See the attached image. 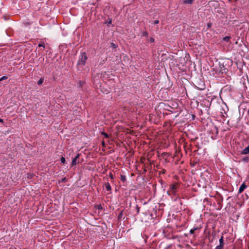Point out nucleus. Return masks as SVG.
<instances>
[{
    "mask_svg": "<svg viewBox=\"0 0 249 249\" xmlns=\"http://www.w3.org/2000/svg\"><path fill=\"white\" fill-rule=\"evenodd\" d=\"M123 216V211H122L119 214L118 216V219L119 220H121L122 219V218Z\"/></svg>",
    "mask_w": 249,
    "mask_h": 249,
    "instance_id": "nucleus-16",
    "label": "nucleus"
},
{
    "mask_svg": "<svg viewBox=\"0 0 249 249\" xmlns=\"http://www.w3.org/2000/svg\"><path fill=\"white\" fill-rule=\"evenodd\" d=\"M230 1H231V0H229Z\"/></svg>",
    "mask_w": 249,
    "mask_h": 249,
    "instance_id": "nucleus-45",
    "label": "nucleus"
},
{
    "mask_svg": "<svg viewBox=\"0 0 249 249\" xmlns=\"http://www.w3.org/2000/svg\"><path fill=\"white\" fill-rule=\"evenodd\" d=\"M94 208L96 209H98V210H102L103 209V207H102L101 204L95 205H94Z\"/></svg>",
    "mask_w": 249,
    "mask_h": 249,
    "instance_id": "nucleus-18",
    "label": "nucleus"
},
{
    "mask_svg": "<svg viewBox=\"0 0 249 249\" xmlns=\"http://www.w3.org/2000/svg\"><path fill=\"white\" fill-rule=\"evenodd\" d=\"M208 201V198H205L204 200V201Z\"/></svg>",
    "mask_w": 249,
    "mask_h": 249,
    "instance_id": "nucleus-39",
    "label": "nucleus"
},
{
    "mask_svg": "<svg viewBox=\"0 0 249 249\" xmlns=\"http://www.w3.org/2000/svg\"><path fill=\"white\" fill-rule=\"evenodd\" d=\"M148 35V33L146 31H144L142 33V36H147Z\"/></svg>",
    "mask_w": 249,
    "mask_h": 249,
    "instance_id": "nucleus-24",
    "label": "nucleus"
},
{
    "mask_svg": "<svg viewBox=\"0 0 249 249\" xmlns=\"http://www.w3.org/2000/svg\"><path fill=\"white\" fill-rule=\"evenodd\" d=\"M34 176H35V175L34 174L29 173L27 175V178L29 179H32L34 177Z\"/></svg>",
    "mask_w": 249,
    "mask_h": 249,
    "instance_id": "nucleus-14",
    "label": "nucleus"
},
{
    "mask_svg": "<svg viewBox=\"0 0 249 249\" xmlns=\"http://www.w3.org/2000/svg\"><path fill=\"white\" fill-rule=\"evenodd\" d=\"M120 179L123 182H125L126 180V177L124 175H120Z\"/></svg>",
    "mask_w": 249,
    "mask_h": 249,
    "instance_id": "nucleus-15",
    "label": "nucleus"
},
{
    "mask_svg": "<svg viewBox=\"0 0 249 249\" xmlns=\"http://www.w3.org/2000/svg\"><path fill=\"white\" fill-rule=\"evenodd\" d=\"M159 23V20H155L154 21V24H158Z\"/></svg>",
    "mask_w": 249,
    "mask_h": 249,
    "instance_id": "nucleus-34",
    "label": "nucleus"
},
{
    "mask_svg": "<svg viewBox=\"0 0 249 249\" xmlns=\"http://www.w3.org/2000/svg\"><path fill=\"white\" fill-rule=\"evenodd\" d=\"M219 72L222 74H226L228 72V69L224 66V62H221L219 63Z\"/></svg>",
    "mask_w": 249,
    "mask_h": 249,
    "instance_id": "nucleus-5",
    "label": "nucleus"
},
{
    "mask_svg": "<svg viewBox=\"0 0 249 249\" xmlns=\"http://www.w3.org/2000/svg\"><path fill=\"white\" fill-rule=\"evenodd\" d=\"M179 187V184L178 183H174L171 184L167 191L168 195L169 196H176Z\"/></svg>",
    "mask_w": 249,
    "mask_h": 249,
    "instance_id": "nucleus-2",
    "label": "nucleus"
},
{
    "mask_svg": "<svg viewBox=\"0 0 249 249\" xmlns=\"http://www.w3.org/2000/svg\"><path fill=\"white\" fill-rule=\"evenodd\" d=\"M60 160L61 161V162L63 164H65V162H66V160H65V159L64 157H62L61 158H60Z\"/></svg>",
    "mask_w": 249,
    "mask_h": 249,
    "instance_id": "nucleus-25",
    "label": "nucleus"
},
{
    "mask_svg": "<svg viewBox=\"0 0 249 249\" xmlns=\"http://www.w3.org/2000/svg\"><path fill=\"white\" fill-rule=\"evenodd\" d=\"M162 154L164 155V156H166V155H168V153H163Z\"/></svg>",
    "mask_w": 249,
    "mask_h": 249,
    "instance_id": "nucleus-40",
    "label": "nucleus"
},
{
    "mask_svg": "<svg viewBox=\"0 0 249 249\" xmlns=\"http://www.w3.org/2000/svg\"><path fill=\"white\" fill-rule=\"evenodd\" d=\"M102 145L103 147H106V143H105V142L104 141H103L102 142Z\"/></svg>",
    "mask_w": 249,
    "mask_h": 249,
    "instance_id": "nucleus-35",
    "label": "nucleus"
},
{
    "mask_svg": "<svg viewBox=\"0 0 249 249\" xmlns=\"http://www.w3.org/2000/svg\"><path fill=\"white\" fill-rule=\"evenodd\" d=\"M219 245L216 247L215 249H222L224 247V237L223 236H221L220 238L219 239Z\"/></svg>",
    "mask_w": 249,
    "mask_h": 249,
    "instance_id": "nucleus-7",
    "label": "nucleus"
},
{
    "mask_svg": "<svg viewBox=\"0 0 249 249\" xmlns=\"http://www.w3.org/2000/svg\"><path fill=\"white\" fill-rule=\"evenodd\" d=\"M101 134L102 135L104 136L105 138H109L108 134L105 132H102Z\"/></svg>",
    "mask_w": 249,
    "mask_h": 249,
    "instance_id": "nucleus-20",
    "label": "nucleus"
},
{
    "mask_svg": "<svg viewBox=\"0 0 249 249\" xmlns=\"http://www.w3.org/2000/svg\"><path fill=\"white\" fill-rule=\"evenodd\" d=\"M242 161H244L245 162H248L249 161V158L248 157H245L242 158L241 160Z\"/></svg>",
    "mask_w": 249,
    "mask_h": 249,
    "instance_id": "nucleus-17",
    "label": "nucleus"
},
{
    "mask_svg": "<svg viewBox=\"0 0 249 249\" xmlns=\"http://www.w3.org/2000/svg\"><path fill=\"white\" fill-rule=\"evenodd\" d=\"M231 38V36H226L223 38V40L227 42H229Z\"/></svg>",
    "mask_w": 249,
    "mask_h": 249,
    "instance_id": "nucleus-13",
    "label": "nucleus"
},
{
    "mask_svg": "<svg viewBox=\"0 0 249 249\" xmlns=\"http://www.w3.org/2000/svg\"><path fill=\"white\" fill-rule=\"evenodd\" d=\"M137 214H138L140 213V208L138 206V205H136V207Z\"/></svg>",
    "mask_w": 249,
    "mask_h": 249,
    "instance_id": "nucleus-26",
    "label": "nucleus"
},
{
    "mask_svg": "<svg viewBox=\"0 0 249 249\" xmlns=\"http://www.w3.org/2000/svg\"><path fill=\"white\" fill-rule=\"evenodd\" d=\"M105 186L106 190L107 191H111V186H110V185L109 182L105 183Z\"/></svg>",
    "mask_w": 249,
    "mask_h": 249,
    "instance_id": "nucleus-11",
    "label": "nucleus"
},
{
    "mask_svg": "<svg viewBox=\"0 0 249 249\" xmlns=\"http://www.w3.org/2000/svg\"><path fill=\"white\" fill-rule=\"evenodd\" d=\"M44 81V79L43 78H41L39 79V80L37 81V84L38 85H40L42 84L43 82Z\"/></svg>",
    "mask_w": 249,
    "mask_h": 249,
    "instance_id": "nucleus-22",
    "label": "nucleus"
},
{
    "mask_svg": "<svg viewBox=\"0 0 249 249\" xmlns=\"http://www.w3.org/2000/svg\"><path fill=\"white\" fill-rule=\"evenodd\" d=\"M66 178H64L62 179V181L66 180Z\"/></svg>",
    "mask_w": 249,
    "mask_h": 249,
    "instance_id": "nucleus-41",
    "label": "nucleus"
},
{
    "mask_svg": "<svg viewBox=\"0 0 249 249\" xmlns=\"http://www.w3.org/2000/svg\"><path fill=\"white\" fill-rule=\"evenodd\" d=\"M0 81H1V80H0Z\"/></svg>",
    "mask_w": 249,
    "mask_h": 249,
    "instance_id": "nucleus-46",
    "label": "nucleus"
},
{
    "mask_svg": "<svg viewBox=\"0 0 249 249\" xmlns=\"http://www.w3.org/2000/svg\"><path fill=\"white\" fill-rule=\"evenodd\" d=\"M247 187V186L246 185V183L243 182L239 189L238 194H241L242 193Z\"/></svg>",
    "mask_w": 249,
    "mask_h": 249,
    "instance_id": "nucleus-9",
    "label": "nucleus"
},
{
    "mask_svg": "<svg viewBox=\"0 0 249 249\" xmlns=\"http://www.w3.org/2000/svg\"><path fill=\"white\" fill-rule=\"evenodd\" d=\"M109 176L110 177V178L113 180L114 179V177H113V175L112 174V173L111 172H110L109 174Z\"/></svg>",
    "mask_w": 249,
    "mask_h": 249,
    "instance_id": "nucleus-29",
    "label": "nucleus"
},
{
    "mask_svg": "<svg viewBox=\"0 0 249 249\" xmlns=\"http://www.w3.org/2000/svg\"><path fill=\"white\" fill-rule=\"evenodd\" d=\"M217 204V207L216 208V209L218 210H220L222 207V202H223V198L222 197L220 198H218L216 199Z\"/></svg>",
    "mask_w": 249,
    "mask_h": 249,
    "instance_id": "nucleus-8",
    "label": "nucleus"
},
{
    "mask_svg": "<svg viewBox=\"0 0 249 249\" xmlns=\"http://www.w3.org/2000/svg\"><path fill=\"white\" fill-rule=\"evenodd\" d=\"M9 249H13V248H10Z\"/></svg>",
    "mask_w": 249,
    "mask_h": 249,
    "instance_id": "nucleus-44",
    "label": "nucleus"
},
{
    "mask_svg": "<svg viewBox=\"0 0 249 249\" xmlns=\"http://www.w3.org/2000/svg\"><path fill=\"white\" fill-rule=\"evenodd\" d=\"M8 78V77L6 76H3L2 77L0 78V80L2 81L3 80H6Z\"/></svg>",
    "mask_w": 249,
    "mask_h": 249,
    "instance_id": "nucleus-30",
    "label": "nucleus"
},
{
    "mask_svg": "<svg viewBox=\"0 0 249 249\" xmlns=\"http://www.w3.org/2000/svg\"><path fill=\"white\" fill-rule=\"evenodd\" d=\"M201 227H196V228H194L193 229H192L190 231V233L192 234H194L195 231H199Z\"/></svg>",
    "mask_w": 249,
    "mask_h": 249,
    "instance_id": "nucleus-12",
    "label": "nucleus"
},
{
    "mask_svg": "<svg viewBox=\"0 0 249 249\" xmlns=\"http://www.w3.org/2000/svg\"><path fill=\"white\" fill-rule=\"evenodd\" d=\"M38 47H42L43 48V49L45 48V44L44 43H40L38 44Z\"/></svg>",
    "mask_w": 249,
    "mask_h": 249,
    "instance_id": "nucleus-28",
    "label": "nucleus"
},
{
    "mask_svg": "<svg viewBox=\"0 0 249 249\" xmlns=\"http://www.w3.org/2000/svg\"><path fill=\"white\" fill-rule=\"evenodd\" d=\"M230 130V128L229 127H227L226 128L222 129L221 131L225 132V131H226L227 130Z\"/></svg>",
    "mask_w": 249,
    "mask_h": 249,
    "instance_id": "nucleus-31",
    "label": "nucleus"
},
{
    "mask_svg": "<svg viewBox=\"0 0 249 249\" xmlns=\"http://www.w3.org/2000/svg\"><path fill=\"white\" fill-rule=\"evenodd\" d=\"M110 47H111L113 49H116L118 47V45L114 43L113 42H111L110 43Z\"/></svg>",
    "mask_w": 249,
    "mask_h": 249,
    "instance_id": "nucleus-21",
    "label": "nucleus"
},
{
    "mask_svg": "<svg viewBox=\"0 0 249 249\" xmlns=\"http://www.w3.org/2000/svg\"><path fill=\"white\" fill-rule=\"evenodd\" d=\"M196 164H197V162L196 161H193V162H190V165H191V167L195 166Z\"/></svg>",
    "mask_w": 249,
    "mask_h": 249,
    "instance_id": "nucleus-23",
    "label": "nucleus"
},
{
    "mask_svg": "<svg viewBox=\"0 0 249 249\" xmlns=\"http://www.w3.org/2000/svg\"><path fill=\"white\" fill-rule=\"evenodd\" d=\"M194 0H184V3L187 4H192L194 2Z\"/></svg>",
    "mask_w": 249,
    "mask_h": 249,
    "instance_id": "nucleus-19",
    "label": "nucleus"
},
{
    "mask_svg": "<svg viewBox=\"0 0 249 249\" xmlns=\"http://www.w3.org/2000/svg\"><path fill=\"white\" fill-rule=\"evenodd\" d=\"M207 132L210 135H211V138L213 140H215L217 137L218 129L215 125L212 124L210 126V128L208 130Z\"/></svg>",
    "mask_w": 249,
    "mask_h": 249,
    "instance_id": "nucleus-1",
    "label": "nucleus"
},
{
    "mask_svg": "<svg viewBox=\"0 0 249 249\" xmlns=\"http://www.w3.org/2000/svg\"><path fill=\"white\" fill-rule=\"evenodd\" d=\"M203 87H204V85H203ZM198 89H200V90H203L204 89V87H203V88H198Z\"/></svg>",
    "mask_w": 249,
    "mask_h": 249,
    "instance_id": "nucleus-37",
    "label": "nucleus"
},
{
    "mask_svg": "<svg viewBox=\"0 0 249 249\" xmlns=\"http://www.w3.org/2000/svg\"><path fill=\"white\" fill-rule=\"evenodd\" d=\"M166 173V170L164 169H161V170L160 171V174H164Z\"/></svg>",
    "mask_w": 249,
    "mask_h": 249,
    "instance_id": "nucleus-27",
    "label": "nucleus"
},
{
    "mask_svg": "<svg viewBox=\"0 0 249 249\" xmlns=\"http://www.w3.org/2000/svg\"><path fill=\"white\" fill-rule=\"evenodd\" d=\"M149 41L151 42H155V39L153 37H150L149 39Z\"/></svg>",
    "mask_w": 249,
    "mask_h": 249,
    "instance_id": "nucleus-32",
    "label": "nucleus"
},
{
    "mask_svg": "<svg viewBox=\"0 0 249 249\" xmlns=\"http://www.w3.org/2000/svg\"><path fill=\"white\" fill-rule=\"evenodd\" d=\"M0 122L3 123L4 122L3 120L2 119H0Z\"/></svg>",
    "mask_w": 249,
    "mask_h": 249,
    "instance_id": "nucleus-38",
    "label": "nucleus"
},
{
    "mask_svg": "<svg viewBox=\"0 0 249 249\" xmlns=\"http://www.w3.org/2000/svg\"><path fill=\"white\" fill-rule=\"evenodd\" d=\"M81 155L80 153H78L76 155V156L72 159V162L71 163V166H73L76 165L77 163H81L83 161V159L80 160V156Z\"/></svg>",
    "mask_w": 249,
    "mask_h": 249,
    "instance_id": "nucleus-4",
    "label": "nucleus"
},
{
    "mask_svg": "<svg viewBox=\"0 0 249 249\" xmlns=\"http://www.w3.org/2000/svg\"><path fill=\"white\" fill-rule=\"evenodd\" d=\"M241 154L242 155H247L249 154V145L241 151Z\"/></svg>",
    "mask_w": 249,
    "mask_h": 249,
    "instance_id": "nucleus-10",
    "label": "nucleus"
},
{
    "mask_svg": "<svg viewBox=\"0 0 249 249\" xmlns=\"http://www.w3.org/2000/svg\"><path fill=\"white\" fill-rule=\"evenodd\" d=\"M192 117H193V119H195V115H193L192 116Z\"/></svg>",
    "mask_w": 249,
    "mask_h": 249,
    "instance_id": "nucleus-42",
    "label": "nucleus"
},
{
    "mask_svg": "<svg viewBox=\"0 0 249 249\" xmlns=\"http://www.w3.org/2000/svg\"><path fill=\"white\" fill-rule=\"evenodd\" d=\"M172 105L174 106L175 107H171V106L170 105H167V106H165V109L169 111H170L171 112H173L174 111V109L177 108V107H178V104L177 103H175V105H174L173 104H172Z\"/></svg>",
    "mask_w": 249,
    "mask_h": 249,
    "instance_id": "nucleus-6",
    "label": "nucleus"
},
{
    "mask_svg": "<svg viewBox=\"0 0 249 249\" xmlns=\"http://www.w3.org/2000/svg\"><path fill=\"white\" fill-rule=\"evenodd\" d=\"M87 59L88 57L86 53H82L81 55V57L79 59L78 61L77 65L85 66Z\"/></svg>",
    "mask_w": 249,
    "mask_h": 249,
    "instance_id": "nucleus-3",
    "label": "nucleus"
},
{
    "mask_svg": "<svg viewBox=\"0 0 249 249\" xmlns=\"http://www.w3.org/2000/svg\"><path fill=\"white\" fill-rule=\"evenodd\" d=\"M112 22V21L111 19H110L109 21H107V25H108L109 24H111Z\"/></svg>",
    "mask_w": 249,
    "mask_h": 249,
    "instance_id": "nucleus-36",
    "label": "nucleus"
},
{
    "mask_svg": "<svg viewBox=\"0 0 249 249\" xmlns=\"http://www.w3.org/2000/svg\"><path fill=\"white\" fill-rule=\"evenodd\" d=\"M212 23H211V22L208 23L207 24V27H208V28H211V26H212Z\"/></svg>",
    "mask_w": 249,
    "mask_h": 249,
    "instance_id": "nucleus-33",
    "label": "nucleus"
},
{
    "mask_svg": "<svg viewBox=\"0 0 249 249\" xmlns=\"http://www.w3.org/2000/svg\"><path fill=\"white\" fill-rule=\"evenodd\" d=\"M160 166V165H159V166H157V167H158V169H160L161 168Z\"/></svg>",
    "mask_w": 249,
    "mask_h": 249,
    "instance_id": "nucleus-43",
    "label": "nucleus"
}]
</instances>
